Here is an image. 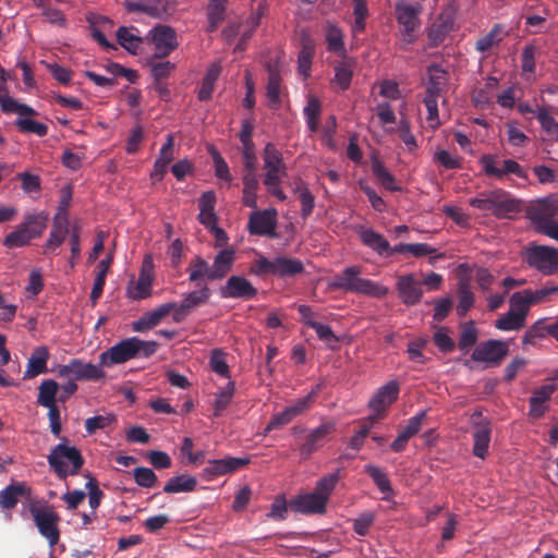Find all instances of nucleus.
Here are the masks:
<instances>
[{
  "label": "nucleus",
  "instance_id": "54",
  "mask_svg": "<svg viewBox=\"0 0 558 558\" xmlns=\"http://www.w3.org/2000/svg\"><path fill=\"white\" fill-rule=\"evenodd\" d=\"M234 393V383L229 381L226 387L217 395V398L215 400L214 404V415L220 416L221 413L227 409V407L230 404L232 397Z\"/></svg>",
  "mask_w": 558,
  "mask_h": 558
},
{
  "label": "nucleus",
  "instance_id": "9",
  "mask_svg": "<svg viewBox=\"0 0 558 558\" xmlns=\"http://www.w3.org/2000/svg\"><path fill=\"white\" fill-rule=\"evenodd\" d=\"M421 4H412L408 1H398L396 3V19L402 27L403 40L408 44L414 41V32L420 26Z\"/></svg>",
  "mask_w": 558,
  "mask_h": 558
},
{
  "label": "nucleus",
  "instance_id": "33",
  "mask_svg": "<svg viewBox=\"0 0 558 558\" xmlns=\"http://www.w3.org/2000/svg\"><path fill=\"white\" fill-rule=\"evenodd\" d=\"M357 234L363 245L372 248L380 256L386 255L387 250H390V244L385 236L373 229L361 228Z\"/></svg>",
  "mask_w": 558,
  "mask_h": 558
},
{
  "label": "nucleus",
  "instance_id": "17",
  "mask_svg": "<svg viewBox=\"0 0 558 558\" xmlns=\"http://www.w3.org/2000/svg\"><path fill=\"white\" fill-rule=\"evenodd\" d=\"M154 281V264L149 255H146L138 275L137 281L128 287V296L132 300H144L151 295Z\"/></svg>",
  "mask_w": 558,
  "mask_h": 558
},
{
  "label": "nucleus",
  "instance_id": "44",
  "mask_svg": "<svg viewBox=\"0 0 558 558\" xmlns=\"http://www.w3.org/2000/svg\"><path fill=\"white\" fill-rule=\"evenodd\" d=\"M364 472L373 480L377 488L384 494H392V487L387 474L378 466L366 464Z\"/></svg>",
  "mask_w": 558,
  "mask_h": 558
},
{
  "label": "nucleus",
  "instance_id": "42",
  "mask_svg": "<svg viewBox=\"0 0 558 558\" xmlns=\"http://www.w3.org/2000/svg\"><path fill=\"white\" fill-rule=\"evenodd\" d=\"M59 385L53 379H45L41 381L38 390L37 403L44 408L57 405V392Z\"/></svg>",
  "mask_w": 558,
  "mask_h": 558
},
{
  "label": "nucleus",
  "instance_id": "61",
  "mask_svg": "<svg viewBox=\"0 0 558 558\" xmlns=\"http://www.w3.org/2000/svg\"><path fill=\"white\" fill-rule=\"evenodd\" d=\"M150 72L155 81H165L167 80L172 71L175 69L174 63L170 61H160V62H154L150 61Z\"/></svg>",
  "mask_w": 558,
  "mask_h": 558
},
{
  "label": "nucleus",
  "instance_id": "49",
  "mask_svg": "<svg viewBox=\"0 0 558 558\" xmlns=\"http://www.w3.org/2000/svg\"><path fill=\"white\" fill-rule=\"evenodd\" d=\"M524 325L525 320L510 310L495 322V327L502 331L520 330Z\"/></svg>",
  "mask_w": 558,
  "mask_h": 558
},
{
  "label": "nucleus",
  "instance_id": "45",
  "mask_svg": "<svg viewBox=\"0 0 558 558\" xmlns=\"http://www.w3.org/2000/svg\"><path fill=\"white\" fill-rule=\"evenodd\" d=\"M314 56V45L306 36L302 39V49L298 57L299 72L304 76L310 74L311 63Z\"/></svg>",
  "mask_w": 558,
  "mask_h": 558
},
{
  "label": "nucleus",
  "instance_id": "64",
  "mask_svg": "<svg viewBox=\"0 0 558 558\" xmlns=\"http://www.w3.org/2000/svg\"><path fill=\"white\" fill-rule=\"evenodd\" d=\"M210 155L214 160L216 177L227 182H230L232 180V175L230 173L229 166L226 162V160L217 150H213Z\"/></svg>",
  "mask_w": 558,
  "mask_h": 558
},
{
  "label": "nucleus",
  "instance_id": "56",
  "mask_svg": "<svg viewBox=\"0 0 558 558\" xmlns=\"http://www.w3.org/2000/svg\"><path fill=\"white\" fill-rule=\"evenodd\" d=\"M527 298L532 305L550 301V298L558 294V286H546L537 290L525 289Z\"/></svg>",
  "mask_w": 558,
  "mask_h": 558
},
{
  "label": "nucleus",
  "instance_id": "18",
  "mask_svg": "<svg viewBox=\"0 0 558 558\" xmlns=\"http://www.w3.org/2000/svg\"><path fill=\"white\" fill-rule=\"evenodd\" d=\"M508 344L501 340H488L480 343L472 353L475 362H485L498 365L508 354Z\"/></svg>",
  "mask_w": 558,
  "mask_h": 558
},
{
  "label": "nucleus",
  "instance_id": "40",
  "mask_svg": "<svg viewBox=\"0 0 558 558\" xmlns=\"http://www.w3.org/2000/svg\"><path fill=\"white\" fill-rule=\"evenodd\" d=\"M280 88H281V76L275 68L269 66L268 68V82H267V86H266V95H267L270 106L274 109H278L281 105Z\"/></svg>",
  "mask_w": 558,
  "mask_h": 558
},
{
  "label": "nucleus",
  "instance_id": "2",
  "mask_svg": "<svg viewBox=\"0 0 558 558\" xmlns=\"http://www.w3.org/2000/svg\"><path fill=\"white\" fill-rule=\"evenodd\" d=\"M47 460L60 480H65L69 475H77L85 462L80 450L74 446H69L66 441L53 447Z\"/></svg>",
  "mask_w": 558,
  "mask_h": 558
},
{
  "label": "nucleus",
  "instance_id": "13",
  "mask_svg": "<svg viewBox=\"0 0 558 558\" xmlns=\"http://www.w3.org/2000/svg\"><path fill=\"white\" fill-rule=\"evenodd\" d=\"M250 463L246 457H226L223 459L209 460L202 472L203 478L211 481L218 476L234 473Z\"/></svg>",
  "mask_w": 558,
  "mask_h": 558
},
{
  "label": "nucleus",
  "instance_id": "50",
  "mask_svg": "<svg viewBox=\"0 0 558 558\" xmlns=\"http://www.w3.org/2000/svg\"><path fill=\"white\" fill-rule=\"evenodd\" d=\"M326 41L328 45V50L339 53L343 57H345V49H344V43H343V34L335 25H329L326 32Z\"/></svg>",
  "mask_w": 558,
  "mask_h": 558
},
{
  "label": "nucleus",
  "instance_id": "60",
  "mask_svg": "<svg viewBox=\"0 0 558 558\" xmlns=\"http://www.w3.org/2000/svg\"><path fill=\"white\" fill-rule=\"evenodd\" d=\"M177 303L168 302L163 303L151 312L146 313L148 322L153 325V327L157 326L166 316H168L171 312L175 313Z\"/></svg>",
  "mask_w": 558,
  "mask_h": 558
},
{
  "label": "nucleus",
  "instance_id": "16",
  "mask_svg": "<svg viewBox=\"0 0 558 558\" xmlns=\"http://www.w3.org/2000/svg\"><path fill=\"white\" fill-rule=\"evenodd\" d=\"M151 40L155 46L153 59H163L178 47L175 31L167 25H158L151 29Z\"/></svg>",
  "mask_w": 558,
  "mask_h": 558
},
{
  "label": "nucleus",
  "instance_id": "28",
  "mask_svg": "<svg viewBox=\"0 0 558 558\" xmlns=\"http://www.w3.org/2000/svg\"><path fill=\"white\" fill-rule=\"evenodd\" d=\"M428 82L426 86L425 97L439 98L448 83V74L439 65L433 64L428 68Z\"/></svg>",
  "mask_w": 558,
  "mask_h": 558
},
{
  "label": "nucleus",
  "instance_id": "27",
  "mask_svg": "<svg viewBox=\"0 0 558 558\" xmlns=\"http://www.w3.org/2000/svg\"><path fill=\"white\" fill-rule=\"evenodd\" d=\"M49 360V351L45 345L37 347L27 361L26 371L23 379H31L40 374L47 373V362Z\"/></svg>",
  "mask_w": 558,
  "mask_h": 558
},
{
  "label": "nucleus",
  "instance_id": "58",
  "mask_svg": "<svg viewBox=\"0 0 558 558\" xmlns=\"http://www.w3.org/2000/svg\"><path fill=\"white\" fill-rule=\"evenodd\" d=\"M296 192H299V198L301 202V216L306 219L313 213L315 207V197L311 193V191L305 185L296 186Z\"/></svg>",
  "mask_w": 558,
  "mask_h": 558
},
{
  "label": "nucleus",
  "instance_id": "7",
  "mask_svg": "<svg viewBox=\"0 0 558 558\" xmlns=\"http://www.w3.org/2000/svg\"><path fill=\"white\" fill-rule=\"evenodd\" d=\"M264 161V184L271 185L276 182H282L288 175L287 165L283 160L281 151L272 143H267L263 150Z\"/></svg>",
  "mask_w": 558,
  "mask_h": 558
},
{
  "label": "nucleus",
  "instance_id": "38",
  "mask_svg": "<svg viewBox=\"0 0 558 558\" xmlns=\"http://www.w3.org/2000/svg\"><path fill=\"white\" fill-rule=\"evenodd\" d=\"M322 387L323 384H317L305 397L300 398L286 407L292 418L305 413L312 408L319 391L322 390Z\"/></svg>",
  "mask_w": 558,
  "mask_h": 558
},
{
  "label": "nucleus",
  "instance_id": "52",
  "mask_svg": "<svg viewBox=\"0 0 558 558\" xmlns=\"http://www.w3.org/2000/svg\"><path fill=\"white\" fill-rule=\"evenodd\" d=\"M15 125L22 133L36 134L40 137L47 135L48 126L41 122L29 118H20L15 121Z\"/></svg>",
  "mask_w": 558,
  "mask_h": 558
},
{
  "label": "nucleus",
  "instance_id": "43",
  "mask_svg": "<svg viewBox=\"0 0 558 558\" xmlns=\"http://www.w3.org/2000/svg\"><path fill=\"white\" fill-rule=\"evenodd\" d=\"M507 35L508 33H504L501 24H495L486 35L476 40L475 49L480 52H486L493 46L501 43Z\"/></svg>",
  "mask_w": 558,
  "mask_h": 558
},
{
  "label": "nucleus",
  "instance_id": "14",
  "mask_svg": "<svg viewBox=\"0 0 558 558\" xmlns=\"http://www.w3.org/2000/svg\"><path fill=\"white\" fill-rule=\"evenodd\" d=\"M135 349L133 337L124 339L100 353L99 363L105 367L125 363L135 359Z\"/></svg>",
  "mask_w": 558,
  "mask_h": 558
},
{
  "label": "nucleus",
  "instance_id": "53",
  "mask_svg": "<svg viewBox=\"0 0 558 558\" xmlns=\"http://www.w3.org/2000/svg\"><path fill=\"white\" fill-rule=\"evenodd\" d=\"M477 340V329L473 322H468L463 324L460 332L459 339V349L462 351L469 350L476 343Z\"/></svg>",
  "mask_w": 558,
  "mask_h": 558
},
{
  "label": "nucleus",
  "instance_id": "62",
  "mask_svg": "<svg viewBox=\"0 0 558 558\" xmlns=\"http://www.w3.org/2000/svg\"><path fill=\"white\" fill-rule=\"evenodd\" d=\"M536 118L541 123L542 129L547 133L556 134L558 132V122L548 112L547 108L539 107L537 110Z\"/></svg>",
  "mask_w": 558,
  "mask_h": 558
},
{
  "label": "nucleus",
  "instance_id": "24",
  "mask_svg": "<svg viewBox=\"0 0 558 558\" xmlns=\"http://www.w3.org/2000/svg\"><path fill=\"white\" fill-rule=\"evenodd\" d=\"M556 391L555 385H544L535 388L532 397L529 400L530 410L529 416L535 420L541 418L548 410L547 402L550 400L553 393Z\"/></svg>",
  "mask_w": 558,
  "mask_h": 558
},
{
  "label": "nucleus",
  "instance_id": "21",
  "mask_svg": "<svg viewBox=\"0 0 558 558\" xmlns=\"http://www.w3.org/2000/svg\"><path fill=\"white\" fill-rule=\"evenodd\" d=\"M400 385L396 380H390L381 386L368 402L373 412L386 413V410L398 399Z\"/></svg>",
  "mask_w": 558,
  "mask_h": 558
},
{
  "label": "nucleus",
  "instance_id": "57",
  "mask_svg": "<svg viewBox=\"0 0 558 558\" xmlns=\"http://www.w3.org/2000/svg\"><path fill=\"white\" fill-rule=\"evenodd\" d=\"M450 31V25L445 21H436L428 29L429 44L437 47L441 44Z\"/></svg>",
  "mask_w": 558,
  "mask_h": 558
},
{
  "label": "nucleus",
  "instance_id": "12",
  "mask_svg": "<svg viewBox=\"0 0 558 558\" xmlns=\"http://www.w3.org/2000/svg\"><path fill=\"white\" fill-rule=\"evenodd\" d=\"M277 210L275 208L254 210L250 215L247 230L252 235L277 238Z\"/></svg>",
  "mask_w": 558,
  "mask_h": 558
},
{
  "label": "nucleus",
  "instance_id": "34",
  "mask_svg": "<svg viewBox=\"0 0 558 558\" xmlns=\"http://www.w3.org/2000/svg\"><path fill=\"white\" fill-rule=\"evenodd\" d=\"M0 107L4 113H17L20 116H36L37 112L25 104L9 96L7 86L0 83Z\"/></svg>",
  "mask_w": 558,
  "mask_h": 558
},
{
  "label": "nucleus",
  "instance_id": "46",
  "mask_svg": "<svg viewBox=\"0 0 558 558\" xmlns=\"http://www.w3.org/2000/svg\"><path fill=\"white\" fill-rule=\"evenodd\" d=\"M353 75V61L347 59L335 66V80L342 90L350 87Z\"/></svg>",
  "mask_w": 558,
  "mask_h": 558
},
{
  "label": "nucleus",
  "instance_id": "10",
  "mask_svg": "<svg viewBox=\"0 0 558 558\" xmlns=\"http://www.w3.org/2000/svg\"><path fill=\"white\" fill-rule=\"evenodd\" d=\"M471 422L473 427V454L477 458L484 459L488 452L492 423L487 417H484L482 411L476 410L471 415Z\"/></svg>",
  "mask_w": 558,
  "mask_h": 558
},
{
  "label": "nucleus",
  "instance_id": "55",
  "mask_svg": "<svg viewBox=\"0 0 558 558\" xmlns=\"http://www.w3.org/2000/svg\"><path fill=\"white\" fill-rule=\"evenodd\" d=\"M116 422L114 414L96 415L85 421V429L88 435L95 434L98 429H105Z\"/></svg>",
  "mask_w": 558,
  "mask_h": 558
},
{
  "label": "nucleus",
  "instance_id": "20",
  "mask_svg": "<svg viewBox=\"0 0 558 558\" xmlns=\"http://www.w3.org/2000/svg\"><path fill=\"white\" fill-rule=\"evenodd\" d=\"M481 163L483 165L485 173L489 177L502 179L508 174H514L520 179L527 178L526 171L512 159L502 160V167L499 168L496 166V159L494 156L484 155L481 159Z\"/></svg>",
  "mask_w": 558,
  "mask_h": 558
},
{
  "label": "nucleus",
  "instance_id": "59",
  "mask_svg": "<svg viewBox=\"0 0 558 558\" xmlns=\"http://www.w3.org/2000/svg\"><path fill=\"white\" fill-rule=\"evenodd\" d=\"M134 481L141 487L151 488L156 485L158 478L151 469L138 466L134 469Z\"/></svg>",
  "mask_w": 558,
  "mask_h": 558
},
{
  "label": "nucleus",
  "instance_id": "51",
  "mask_svg": "<svg viewBox=\"0 0 558 558\" xmlns=\"http://www.w3.org/2000/svg\"><path fill=\"white\" fill-rule=\"evenodd\" d=\"M530 306H532V303L530 302V299L527 298L525 290L514 292L510 296L509 310L518 314L524 320L526 319Z\"/></svg>",
  "mask_w": 558,
  "mask_h": 558
},
{
  "label": "nucleus",
  "instance_id": "1",
  "mask_svg": "<svg viewBox=\"0 0 558 558\" xmlns=\"http://www.w3.org/2000/svg\"><path fill=\"white\" fill-rule=\"evenodd\" d=\"M360 266H349L335 275L328 283L330 290L364 294L374 298H384L388 289L371 279L362 278Z\"/></svg>",
  "mask_w": 558,
  "mask_h": 558
},
{
  "label": "nucleus",
  "instance_id": "48",
  "mask_svg": "<svg viewBox=\"0 0 558 558\" xmlns=\"http://www.w3.org/2000/svg\"><path fill=\"white\" fill-rule=\"evenodd\" d=\"M339 471L328 474L322 477L314 488V493L324 498V501L327 504L328 499L335 489L338 481H339Z\"/></svg>",
  "mask_w": 558,
  "mask_h": 558
},
{
  "label": "nucleus",
  "instance_id": "11",
  "mask_svg": "<svg viewBox=\"0 0 558 558\" xmlns=\"http://www.w3.org/2000/svg\"><path fill=\"white\" fill-rule=\"evenodd\" d=\"M558 216V198L546 197L532 204L526 210V217L531 221L534 231L555 220Z\"/></svg>",
  "mask_w": 558,
  "mask_h": 558
},
{
  "label": "nucleus",
  "instance_id": "6",
  "mask_svg": "<svg viewBox=\"0 0 558 558\" xmlns=\"http://www.w3.org/2000/svg\"><path fill=\"white\" fill-rule=\"evenodd\" d=\"M525 259L531 267L544 275L558 271V250L547 245H532L526 250Z\"/></svg>",
  "mask_w": 558,
  "mask_h": 558
},
{
  "label": "nucleus",
  "instance_id": "47",
  "mask_svg": "<svg viewBox=\"0 0 558 558\" xmlns=\"http://www.w3.org/2000/svg\"><path fill=\"white\" fill-rule=\"evenodd\" d=\"M117 40L129 52L136 54L140 46L142 45V38L132 34L129 28L121 26L117 31Z\"/></svg>",
  "mask_w": 558,
  "mask_h": 558
},
{
  "label": "nucleus",
  "instance_id": "15",
  "mask_svg": "<svg viewBox=\"0 0 558 558\" xmlns=\"http://www.w3.org/2000/svg\"><path fill=\"white\" fill-rule=\"evenodd\" d=\"M210 295L211 291L206 284L202 286L198 290L191 291L184 296L180 304L177 303L175 313H173L172 319L175 323L183 322L192 311L207 304Z\"/></svg>",
  "mask_w": 558,
  "mask_h": 558
},
{
  "label": "nucleus",
  "instance_id": "26",
  "mask_svg": "<svg viewBox=\"0 0 558 558\" xmlns=\"http://www.w3.org/2000/svg\"><path fill=\"white\" fill-rule=\"evenodd\" d=\"M31 493L32 490L26 483L13 482L0 492V507L7 510L13 509L20 501V498L28 497Z\"/></svg>",
  "mask_w": 558,
  "mask_h": 558
},
{
  "label": "nucleus",
  "instance_id": "41",
  "mask_svg": "<svg viewBox=\"0 0 558 558\" xmlns=\"http://www.w3.org/2000/svg\"><path fill=\"white\" fill-rule=\"evenodd\" d=\"M320 113V100L314 95H308L306 106L303 109V114L305 117L307 128L311 132H316L318 130Z\"/></svg>",
  "mask_w": 558,
  "mask_h": 558
},
{
  "label": "nucleus",
  "instance_id": "35",
  "mask_svg": "<svg viewBox=\"0 0 558 558\" xmlns=\"http://www.w3.org/2000/svg\"><path fill=\"white\" fill-rule=\"evenodd\" d=\"M197 486V480L194 476L181 474L171 477L163 486L167 494L190 493L194 492Z\"/></svg>",
  "mask_w": 558,
  "mask_h": 558
},
{
  "label": "nucleus",
  "instance_id": "22",
  "mask_svg": "<svg viewBox=\"0 0 558 558\" xmlns=\"http://www.w3.org/2000/svg\"><path fill=\"white\" fill-rule=\"evenodd\" d=\"M397 290L403 304L412 306L421 302L423 295L422 283L415 279L414 275L399 276Z\"/></svg>",
  "mask_w": 558,
  "mask_h": 558
},
{
  "label": "nucleus",
  "instance_id": "23",
  "mask_svg": "<svg viewBox=\"0 0 558 558\" xmlns=\"http://www.w3.org/2000/svg\"><path fill=\"white\" fill-rule=\"evenodd\" d=\"M289 505L293 511L303 514H323L326 512L327 506L324 498L314 492L296 496L290 500Z\"/></svg>",
  "mask_w": 558,
  "mask_h": 558
},
{
  "label": "nucleus",
  "instance_id": "3",
  "mask_svg": "<svg viewBox=\"0 0 558 558\" xmlns=\"http://www.w3.org/2000/svg\"><path fill=\"white\" fill-rule=\"evenodd\" d=\"M48 216L44 213L31 215L14 231L3 240V246L8 248L23 247L33 239L41 235L47 227Z\"/></svg>",
  "mask_w": 558,
  "mask_h": 558
},
{
  "label": "nucleus",
  "instance_id": "8",
  "mask_svg": "<svg viewBox=\"0 0 558 558\" xmlns=\"http://www.w3.org/2000/svg\"><path fill=\"white\" fill-rule=\"evenodd\" d=\"M104 366L93 363H85L80 359H72L69 364L59 365L57 373L59 377L70 378L73 380H92L97 381L105 378L106 373Z\"/></svg>",
  "mask_w": 558,
  "mask_h": 558
},
{
  "label": "nucleus",
  "instance_id": "30",
  "mask_svg": "<svg viewBox=\"0 0 558 558\" xmlns=\"http://www.w3.org/2000/svg\"><path fill=\"white\" fill-rule=\"evenodd\" d=\"M216 202L217 198L214 191L204 192L198 198L199 214L197 218L206 228L213 227L218 220L215 214Z\"/></svg>",
  "mask_w": 558,
  "mask_h": 558
},
{
  "label": "nucleus",
  "instance_id": "4",
  "mask_svg": "<svg viewBox=\"0 0 558 558\" xmlns=\"http://www.w3.org/2000/svg\"><path fill=\"white\" fill-rule=\"evenodd\" d=\"M251 271L257 276L272 275L286 278L304 272V265L300 259L293 257L279 256L270 260L260 256L252 266Z\"/></svg>",
  "mask_w": 558,
  "mask_h": 558
},
{
  "label": "nucleus",
  "instance_id": "31",
  "mask_svg": "<svg viewBox=\"0 0 558 558\" xmlns=\"http://www.w3.org/2000/svg\"><path fill=\"white\" fill-rule=\"evenodd\" d=\"M235 260V250L228 247L221 250L214 258L211 269L216 280L223 279L232 269Z\"/></svg>",
  "mask_w": 558,
  "mask_h": 558
},
{
  "label": "nucleus",
  "instance_id": "37",
  "mask_svg": "<svg viewBox=\"0 0 558 558\" xmlns=\"http://www.w3.org/2000/svg\"><path fill=\"white\" fill-rule=\"evenodd\" d=\"M228 0H209L207 5V20L209 33L215 32L218 26L223 22Z\"/></svg>",
  "mask_w": 558,
  "mask_h": 558
},
{
  "label": "nucleus",
  "instance_id": "19",
  "mask_svg": "<svg viewBox=\"0 0 558 558\" xmlns=\"http://www.w3.org/2000/svg\"><path fill=\"white\" fill-rule=\"evenodd\" d=\"M223 299H243L251 300L256 296L257 289L242 276H231L226 284L219 289Z\"/></svg>",
  "mask_w": 558,
  "mask_h": 558
},
{
  "label": "nucleus",
  "instance_id": "29",
  "mask_svg": "<svg viewBox=\"0 0 558 558\" xmlns=\"http://www.w3.org/2000/svg\"><path fill=\"white\" fill-rule=\"evenodd\" d=\"M493 204V215L497 218H509L521 210V203L502 191H495Z\"/></svg>",
  "mask_w": 558,
  "mask_h": 558
},
{
  "label": "nucleus",
  "instance_id": "63",
  "mask_svg": "<svg viewBox=\"0 0 558 558\" xmlns=\"http://www.w3.org/2000/svg\"><path fill=\"white\" fill-rule=\"evenodd\" d=\"M375 521V514L372 512H363L353 521V531L359 536H365L371 525Z\"/></svg>",
  "mask_w": 558,
  "mask_h": 558
},
{
  "label": "nucleus",
  "instance_id": "5",
  "mask_svg": "<svg viewBox=\"0 0 558 558\" xmlns=\"http://www.w3.org/2000/svg\"><path fill=\"white\" fill-rule=\"evenodd\" d=\"M28 510L39 534L48 541L51 547L57 545L60 539L58 526L60 517L53 507L50 505L37 506L32 504Z\"/></svg>",
  "mask_w": 558,
  "mask_h": 558
},
{
  "label": "nucleus",
  "instance_id": "39",
  "mask_svg": "<svg viewBox=\"0 0 558 558\" xmlns=\"http://www.w3.org/2000/svg\"><path fill=\"white\" fill-rule=\"evenodd\" d=\"M458 296L457 314L459 317H463L474 304V294L471 291L468 278H460L458 283Z\"/></svg>",
  "mask_w": 558,
  "mask_h": 558
},
{
  "label": "nucleus",
  "instance_id": "25",
  "mask_svg": "<svg viewBox=\"0 0 558 558\" xmlns=\"http://www.w3.org/2000/svg\"><path fill=\"white\" fill-rule=\"evenodd\" d=\"M336 430L335 422H325L320 424L317 428L310 432L306 436L305 441L300 448L301 454L303 457H308L314 451H316L323 441L328 437V435L332 434Z\"/></svg>",
  "mask_w": 558,
  "mask_h": 558
},
{
  "label": "nucleus",
  "instance_id": "36",
  "mask_svg": "<svg viewBox=\"0 0 558 558\" xmlns=\"http://www.w3.org/2000/svg\"><path fill=\"white\" fill-rule=\"evenodd\" d=\"M372 172L383 185V187H385L387 191H401V186L398 185L396 178L386 169L383 161H380L377 157L372 159Z\"/></svg>",
  "mask_w": 558,
  "mask_h": 558
},
{
  "label": "nucleus",
  "instance_id": "32",
  "mask_svg": "<svg viewBox=\"0 0 558 558\" xmlns=\"http://www.w3.org/2000/svg\"><path fill=\"white\" fill-rule=\"evenodd\" d=\"M186 271L189 272V281L193 283L199 284L202 280H216L213 276L211 265L199 255L191 259Z\"/></svg>",
  "mask_w": 558,
  "mask_h": 558
}]
</instances>
